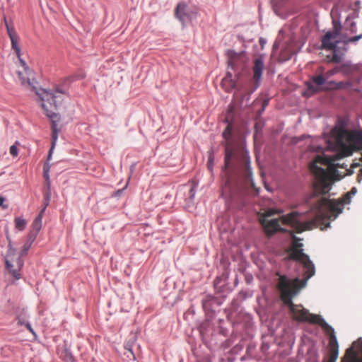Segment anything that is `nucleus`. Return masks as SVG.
Wrapping results in <instances>:
<instances>
[{"label": "nucleus", "instance_id": "29", "mask_svg": "<svg viewBox=\"0 0 362 362\" xmlns=\"http://www.w3.org/2000/svg\"><path fill=\"white\" fill-rule=\"evenodd\" d=\"M25 327H26V328H27V329H28L31 333H33V334H35V332H34V331H33V328L31 327V326H30V323L27 322V323L25 324Z\"/></svg>", "mask_w": 362, "mask_h": 362}, {"label": "nucleus", "instance_id": "11", "mask_svg": "<svg viewBox=\"0 0 362 362\" xmlns=\"http://www.w3.org/2000/svg\"><path fill=\"white\" fill-rule=\"evenodd\" d=\"M264 69V60L262 56L255 58L253 61V66H252V81L255 83V88L253 89L255 90L259 86V81L262 78V75L263 73V70Z\"/></svg>", "mask_w": 362, "mask_h": 362}, {"label": "nucleus", "instance_id": "24", "mask_svg": "<svg viewBox=\"0 0 362 362\" xmlns=\"http://www.w3.org/2000/svg\"><path fill=\"white\" fill-rule=\"evenodd\" d=\"M361 38H362V34L350 37L346 42H355L358 41V40H360Z\"/></svg>", "mask_w": 362, "mask_h": 362}, {"label": "nucleus", "instance_id": "35", "mask_svg": "<svg viewBox=\"0 0 362 362\" xmlns=\"http://www.w3.org/2000/svg\"><path fill=\"white\" fill-rule=\"evenodd\" d=\"M267 105V102H266V101H264V105Z\"/></svg>", "mask_w": 362, "mask_h": 362}, {"label": "nucleus", "instance_id": "9", "mask_svg": "<svg viewBox=\"0 0 362 362\" xmlns=\"http://www.w3.org/2000/svg\"><path fill=\"white\" fill-rule=\"evenodd\" d=\"M227 56L228 65L234 70L243 67L247 61V57L244 52L237 53L233 50H228Z\"/></svg>", "mask_w": 362, "mask_h": 362}, {"label": "nucleus", "instance_id": "32", "mask_svg": "<svg viewBox=\"0 0 362 362\" xmlns=\"http://www.w3.org/2000/svg\"><path fill=\"white\" fill-rule=\"evenodd\" d=\"M322 149V148H321L320 146H318V147H317V151H321Z\"/></svg>", "mask_w": 362, "mask_h": 362}, {"label": "nucleus", "instance_id": "23", "mask_svg": "<svg viewBox=\"0 0 362 362\" xmlns=\"http://www.w3.org/2000/svg\"><path fill=\"white\" fill-rule=\"evenodd\" d=\"M37 233H33V232H30L29 236H28V243H30L32 245V243L34 242V240H35L36 237H37Z\"/></svg>", "mask_w": 362, "mask_h": 362}, {"label": "nucleus", "instance_id": "10", "mask_svg": "<svg viewBox=\"0 0 362 362\" xmlns=\"http://www.w3.org/2000/svg\"><path fill=\"white\" fill-rule=\"evenodd\" d=\"M259 222L267 236H272L279 231H284L279 226V220L276 218L269 220L266 216H264L259 219Z\"/></svg>", "mask_w": 362, "mask_h": 362}, {"label": "nucleus", "instance_id": "4", "mask_svg": "<svg viewBox=\"0 0 362 362\" xmlns=\"http://www.w3.org/2000/svg\"><path fill=\"white\" fill-rule=\"evenodd\" d=\"M231 135L232 127L228 124L222 134L225 139L222 144L225 146L226 177L222 195L228 199H233L242 186L254 185L247 153L236 146Z\"/></svg>", "mask_w": 362, "mask_h": 362}, {"label": "nucleus", "instance_id": "21", "mask_svg": "<svg viewBox=\"0 0 362 362\" xmlns=\"http://www.w3.org/2000/svg\"><path fill=\"white\" fill-rule=\"evenodd\" d=\"M49 167L47 165H45L43 168V176L47 181V185H49Z\"/></svg>", "mask_w": 362, "mask_h": 362}, {"label": "nucleus", "instance_id": "25", "mask_svg": "<svg viewBox=\"0 0 362 362\" xmlns=\"http://www.w3.org/2000/svg\"><path fill=\"white\" fill-rule=\"evenodd\" d=\"M10 153L14 157L18 156V148L15 145H13L10 147Z\"/></svg>", "mask_w": 362, "mask_h": 362}, {"label": "nucleus", "instance_id": "20", "mask_svg": "<svg viewBox=\"0 0 362 362\" xmlns=\"http://www.w3.org/2000/svg\"><path fill=\"white\" fill-rule=\"evenodd\" d=\"M15 227L18 230H23L26 226V221L21 217H16L14 220Z\"/></svg>", "mask_w": 362, "mask_h": 362}, {"label": "nucleus", "instance_id": "6", "mask_svg": "<svg viewBox=\"0 0 362 362\" xmlns=\"http://www.w3.org/2000/svg\"><path fill=\"white\" fill-rule=\"evenodd\" d=\"M341 30V25L334 22L332 30L328 31L322 39V47L328 50H334L340 42L339 38Z\"/></svg>", "mask_w": 362, "mask_h": 362}, {"label": "nucleus", "instance_id": "33", "mask_svg": "<svg viewBox=\"0 0 362 362\" xmlns=\"http://www.w3.org/2000/svg\"><path fill=\"white\" fill-rule=\"evenodd\" d=\"M121 192H122V190H118V191L117 192V194H120Z\"/></svg>", "mask_w": 362, "mask_h": 362}, {"label": "nucleus", "instance_id": "22", "mask_svg": "<svg viewBox=\"0 0 362 362\" xmlns=\"http://www.w3.org/2000/svg\"><path fill=\"white\" fill-rule=\"evenodd\" d=\"M214 155L212 153H210V155L209 156L208 163H207L208 168L210 170H212V168H213V165H214Z\"/></svg>", "mask_w": 362, "mask_h": 362}, {"label": "nucleus", "instance_id": "17", "mask_svg": "<svg viewBox=\"0 0 362 362\" xmlns=\"http://www.w3.org/2000/svg\"><path fill=\"white\" fill-rule=\"evenodd\" d=\"M293 53L294 50L292 45H287L281 49L279 60L281 62L288 61L291 58Z\"/></svg>", "mask_w": 362, "mask_h": 362}, {"label": "nucleus", "instance_id": "18", "mask_svg": "<svg viewBox=\"0 0 362 362\" xmlns=\"http://www.w3.org/2000/svg\"><path fill=\"white\" fill-rule=\"evenodd\" d=\"M221 86L228 92L235 88V82L233 81L230 73L228 72L226 76L223 78Z\"/></svg>", "mask_w": 362, "mask_h": 362}, {"label": "nucleus", "instance_id": "7", "mask_svg": "<svg viewBox=\"0 0 362 362\" xmlns=\"http://www.w3.org/2000/svg\"><path fill=\"white\" fill-rule=\"evenodd\" d=\"M6 267L16 279L21 278L19 271L23 266V261L21 257L15 258V252L13 249L9 248L8 253L6 256Z\"/></svg>", "mask_w": 362, "mask_h": 362}, {"label": "nucleus", "instance_id": "15", "mask_svg": "<svg viewBox=\"0 0 362 362\" xmlns=\"http://www.w3.org/2000/svg\"><path fill=\"white\" fill-rule=\"evenodd\" d=\"M21 64L22 66L24 69L25 73H22L21 71H18V76L19 78L21 81L22 84L23 85H30V71L28 69V68L26 66L25 62L20 59Z\"/></svg>", "mask_w": 362, "mask_h": 362}, {"label": "nucleus", "instance_id": "2", "mask_svg": "<svg viewBox=\"0 0 362 362\" xmlns=\"http://www.w3.org/2000/svg\"><path fill=\"white\" fill-rule=\"evenodd\" d=\"M327 147L339 150L333 157L318 155L310 164V170L315 176L313 194L308 199L310 210L315 218L303 221L302 215L292 211L281 217L284 224L291 226L296 233H300L317 227L320 220H334L342 212L344 206L351 202V192H348L338 201L318 196L326 194L331 189L332 177L337 173V168H344V165L335 163L342 158L349 156L354 151L353 144L362 146V133L349 131L344 127H335L330 136L326 139Z\"/></svg>", "mask_w": 362, "mask_h": 362}, {"label": "nucleus", "instance_id": "3", "mask_svg": "<svg viewBox=\"0 0 362 362\" xmlns=\"http://www.w3.org/2000/svg\"><path fill=\"white\" fill-rule=\"evenodd\" d=\"M300 240V238L293 235L292 243L287 250V253L288 259L296 261L303 265V279H289L286 275H280L277 273L279 280L276 288L280 292L281 300L289 307L295 320L318 325L324 331L331 329V326L320 315L310 313L301 305H295L292 301L293 298L298 295L300 291L306 286L308 280L315 274V266L308 255L303 252L302 248L303 245L299 242Z\"/></svg>", "mask_w": 362, "mask_h": 362}, {"label": "nucleus", "instance_id": "31", "mask_svg": "<svg viewBox=\"0 0 362 362\" xmlns=\"http://www.w3.org/2000/svg\"><path fill=\"white\" fill-rule=\"evenodd\" d=\"M356 192V188H353L349 192H351V194H354Z\"/></svg>", "mask_w": 362, "mask_h": 362}, {"label": "nucleus", "instance_id": "16", "mask_svg": "<svg viewBox=\"0 0 362 362\" xmlns=\"http://www.w3.org/2000/svg\"><path fill=\"white\" fill-rule=\"evenodd\" d=\"M186 8L187 5L185 3L178 4L175 8V16L182 23H184L185 18L189 16L186 13Z\"/></svg>", "mask_w": 362, "mask_h": 362}, {"label": "nucleus", "instance_id": "30", "mask_svg": "<svg viewBox=\"0 0 362 362\" xmlns=\"http://www.w3.org/2000/svg\"><path fill=\"white\" fill-rule=\"evenodd\" d=\"M18 324H19V325H25V324H26V323H25V322H24V321H23V320H21V319H18Z\"/></svg>", "mask_w": 362, "mask_h": 362}, {"label": "nucleus", "instance_id": "34", "mask_svg": "<svg viewBox=\"0 0 362 362\" xmlns=\"http://www.w3.org/2000/svg\"><path fill=\"white\" fill-rule=\"evenodd\" d=\"M276 44L275 43V44L274 45V48H276Z\"/></svg>", "mask_w": 362, "mask_h": 362}, {"label": "nucleus", "instance_id": "14", "mask_svg": "<svg viewBox=\"0 0 362 362\" xmlns=\"http://www.w3.org/2000/svg\"><path fill=\"white\" fill-rule=\"evenodd\" d=\"M325 82V78L320 75L317 76H313L311 81L307 82L308 90L312 93H317L320 90L317 86H321Z\"/></svg>", "mask_w": 362, "mask_h": 362}, {"label": "nucleus", "instance_id": "12", "mask_svg": "<svg viewBox=\"0 0 362 362\" xmlns=\"http://www.w3.org/2000/svg\"><path fill=\"white\" fill-rule=\"evenodd\" d=\"M341 362H362V341L358 351H356L354 346L347 349Z\"/></svg>", "mask_w": 362, "mask_h": 362}, {"label": "nucleus", "instance_id": "8", "mask_svg": "<svg viewBox=\"0 0 362 362\" xmlns=\"http://www.w3.org/2000/svg\"><path fill=\"white\" fill-rule=\"evenodd\" d=\"M325 333L329 335V349L327 355L324 358L323 362H336L339 354V346L335 336L334 330L326 329Z\"/></svg>", "mask_w": 362, "mask_h": 362}, {"label": "nucleus", "instance_id": "1", "mask_svg": "<svg viewBox=\"0 0 362 362\" xmlns=\"http://www.w3.org/2000/svg\"><path fill=\"white\" fill-rule=\"evenodd\" d=\"M327 147L339 150L333 157L318 155L310 164V170L315 176L313 194L308 199L310 210L315 218L303 221L302 215L292 211L281 217L284 224L291 226L296 233H300L317 227L320 220H334L342 212L344 206L351 202V192H348L338 201L318 196L326 194L331 189L332 177L337 173V168H344V165L335 163L342 158L349 156L354 151L353 144L362 146V133L349 131L344 127H335L330 136L326 139Z\"/></svg>", "mask_w": 362, "mask_h": 362}, {"label": "nucleus", "instance_id": "28", "mask_svg": "<svg viewBox=\"0 0 362 362\" xmlns=\"http://www.w3.org/2000/svg\"><path fill=\"white\" fill-rule=\"evenodd\" d=\"M65 362H74V358L71 355L66 354L64 358Z\"/></svg>", "mask_w": 362, "mask_h": 362}, {"label": "nucleus", "instance_id": "26", "mask_svg": "<svg viewBox=\"0 0 362 362\" xmlns=\"http://www.w3.org/2000/svg\"><path fill=\"white\" fill-rule=\"evenodd\" d=\"M31 244L27 242L23 247V254H26V252L29 250Z\"/></svg>", "mask_w": 362, "mask_h": 362}, {"label": "nucleus", "instance_id": "19", "mask_svg": "<svg viewBox=\"0 0 362 362\" xmlns=\"http://www.w3.org/2000/svg\"><path fill=\"white\" fill-rule=\"evenodd\" d=\"M45 207H46V206ZM45 209V208H44L40 212L38 216L34 220V221H33V223L32 224V227H33L32 232L36 233L37 234L38 232L40 230L41 227H42V216H43V214H44Z\"/></svg>", "mask_w": 362, "mask_h": 362}, {"label": "nucleus", "instance_id": "27", "mask_svg": "<svg viewBox=\"0 0 362 362\" xmlns=\"http://www.w3.org/2000/svg\"><path fill=\"white\" fill-rule=\"evenodd\" d=\"M5 199L3 197H0V206L4 209H6L8 208V205L4 204Z\"/></svg>", "mask_w": 362, "mask_h": 362}, {"label": "nucleus", "instance_id": "5", "mask_svg": "<svg viewBox=\"0 0 362 362\" xmlns=\"http://www.w3.org/2000/svg\"><path fill=\"white\" fill-rule=\"evenodd\" d=\"M67 91V88L58 86L52 90L43 89L41 93H39L42 101V107L45 112L46 115L52 119V146L49 151L48 159L51 158L58 138L57 122L54 119L58 118V115L54 111L57 110L58 105L62 103L64 95H66Z\"/></svg>", "mask_w": 362, "mask_h": 362}, {"label": "nucleus", "instance_id": "13", "mask_svg": "<svg viewBox=\"0 0 362 362\" xmlns=\"http://www.w3.org/2000/svg\"><path fill=\"white\" fill-rule=\"evenodd\" d=\"M6 26L7 33L11 40V47L16 52L17 57L20 59H21L20 58L21 48L18 45L19 37H18L17 33H16L14 28L11 25H8L6 22Z\"/></svg>", "mask_w": 362, "mask_h": 362}]
</instances>
